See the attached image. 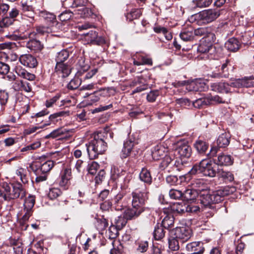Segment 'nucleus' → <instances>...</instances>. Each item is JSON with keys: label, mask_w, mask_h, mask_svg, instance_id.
<instances>
[{"label": "nucleus", "mask_w": 254, "mask_h": 254, "mask_svg": "<svg viewBox=\"0 0 254 254\" xmlns=\"http://www.w3.org/2000/svg\"><path fill=\"white\" fill-rule=\"evenodd\" d=\"M144 211V207L132 206L125 211V216L128 220L135 219Z\"/></svg>", "instance_id": "19"}, {"label": "nucleus", "mask_w": 254, "mask_h": 254, "mask_svg": "<svg viewBox=\"0 0 254 254\" xmlns=\"http://www.w3.org/2000/svg\"><path fill=\"white\" fill-rule=\"evenodd\" d=\"M72 15L73 13L72 12L69 10H65L59 15V18L62 21H66L69 20Z\"/></svg>", "instance_id": "63"}, {"label": "nucleus", "mask_w": 254, "mask_h": 254, "mask_svg": "<svg viewBox=\"0 0 254 254\" xmlns=\"http://www.w3.org/2000/svg\"><path fill=\"white\" fill-rule=\"evenodd\" d=\"M180 241L175 236L168 240L169 248L172 251H178L180 249Z\"/></svg>", "instance_id": "49"}, {"label": "nucleus", "mask_w": 254, "mask_h": 254, "mask_svg": "<svg viewBox=\"0 0 254 254\" xmlns=\"http://www.w3.org/2000/svg\"><path fill=\"white\" fill-rule=\"evenodd\" d=\"M230 87H232L231 85V81L229 83L226 82L213 83L210 85L212 90L223 93H228L230 91Z\"/></svg>", "instance_id": "27"}, {"label": "nucleus", "mask_w": 254, "mask_h": 254, "mask_svg": "<svg viewBox=\"0 0 254 254\" xmlns=\"http://www.w3.org/2000/svg\"><path fill=\"white\" fill-rule=\"evenodd\" d=\"M26 46L31 50L36 52L41 51L43 46L39 40L36 39H29L26 42Z\"/></svg>", "instance_id": "34"}, {"label": "nucleus", "mask_w": 254, "mask_h": 254, "mask_svg": "<svg viewBox=\"0 0 254 254\" xmlns=\"http://www.w3.org/2000/svg\"><path fill=\"white\" fill-rule=\"evenodd\" d=\"M240 46L239 40L234 37L230 38L225 44V47L228 51L233 52L237 51L240 49Z\"/></svg>", "instance_id": "32"}, {"label": "nucleus", "mask_w": 254, "mask_h": 254, "mask_svg": "<svg viewBox=\"0 0 254 254\" xmlns=\"http://www.w3.org/2000/svg\"><path fill=\"white\" fill-rule=\"evenodd\" d=\"M197 195V192L193 189H187L183 192V198L184 201H191L195 199Z\"/></svg>", "instance_id": "40"}, {"label": "nucleus", "mask_w": 254, "mask_h": 254, "mask_svg": "<svg viewBox=\"0 0 254 254\" xmlns=\"http://www.w3.org/2000/svg\"><path fill=\"white\" fill-rule=\"evenodd\" d=\"M186 249L190 254H202L204 251L203 243L201 242H193L187 244Z\"/></svg>", "instance_id": "18"}, {"label": "nucleus", "mask_w": 254, "mask_h": 254, "mask_svg": "<svg viewBox=\"0 0 254 254\" xmlns=\"http://www.w3.org/2000/svg\"><path fill=\"white\" fill-rule=\"evenodd\" d=\"M112 131H98L94 135V138L88 144H86V149L90 159L97 158L107 150V142L113 138Z\"/></svg>", "instance_id": "1"}, {"label": "nucleus", "mask_w": 254, "mask_h": 254, "mask_svg": "<svg viewBox=\"0 0 254 254\" xmlns=\"http://www.w3.org/2000/svg\"><path fill=\"white\" fill-rule=\"evenodd\" d=\"M41 146V143L39 141H36L31 144L28 145L22 148L21 149V152H29L34 150Z\"/></svg>", "instance_id": "60"}, {"label": "nucleus", "mask_w": 254, "mask_h": 254, "mask_svg": "<svg viewBox=\"0 0 254 254\" xmlns=\"http://www.w3.org/2000/svg\"><path fill=\"white\" fill-rule=\"evenodd\" d=\"M55 163L54 161L49 160L38 165L32 164L30 167L37 174H47L52 169Z\"/></svg>", "instance_id": "12"}, {"label": "nucleus", "mask_w": 254, "mask_h": 254, "mask_svg": "<svg viewBox=\"0 0 254 254\" xmlns=\"http://www.w3.org/2000/svg\"><path fill=\"white\" fill-rule=\"evenodd\" d=\"M82 79L78 77H75L68 83L67 85L68 89L70 90H74L77 89L81 84Z\"/></svg>", "instance_id": "56"}, {"label": "nucleus", "mask_w": 254, "mask_h": 254, "mask_svg": "<svg viewBox=\"0 0 254 254\" xmlns=\"http://www.w3.org/2000/svg\"><path fill=\"white\" fill-rule=\"evenodd\" d=\"M214 163L219 166H230L233 163V159L230 155L220 153L215 159Z\"/></svg>", "instance_id": "23"}, {"label": "nucleus", "mask_w": 254, "mask_h": 254, "mask_svg": "<svg viewBox=\"0 0 254 254\" xmlns=\"http://www.w3.org/2000/svg\"><path fill=\"white\" fill-rule=\"evenodd\" d=\"M27 170L22 168H18L16 171V175L20 178L22 183L25 184L28 182L27 177Z\"/></svg>", "instance_id": "48"}, {"label": "nucleus", "mask_w": 254, "mask_h": 254, "mask_svg": "<svg viewBox=\"0 0 254 254\" xmlns=\"http://www.w3.org/2000/svg\"><path fill=\"white\" fill-rule=\"evenodd\" d=\"M69 56V52L66 49H64L58 52L56 57V63H64Z\"/></svg>", "instance_id": "42"}, {"label": "nucleus", "mask_w": 254, "mask_h": 254, "mask_svg": "<svg viewBox=\"0 0 254 254\" xmlns=\"http://www.w3.org/2000/svg\"><path fill=\"white\" fill-rule=\"evenodd\" d=\"M174 223V218L173 216L167 215L163 219L161 225L165 229H169L173 227Z\"/></svg>", "instance_id": "55"}, {"label": "nucleus", "mask_w": 254, "mask_h": 254, "mask_svg": "<svg viewBox=\"0 0 254 254\" xmlns=\"http://www.w3.org/2000/svg\"><path fill=\"white\" fill-rule=\"evenodd\" d=\"M19 61L22 64L30 68L35 67L37 65L36 59L30 54L21 55L19 58Z\"/></svg>", "instance_id": "22"}, {"label": "nucleus", "mask_w": 254, "mask_h": 254, "mask_svg": "<svg viewBox=\"0 0 254 254\" xmlns=\"http://www.w3.org/2000/svg\"><path fill=\"white\" fill-rule=\"evenodd\" d=\"M171 210L174 213L183 214L185 212H197L199 211L198 206L188 204L185 202L175 203L171 206Z\"/></svg>", "instance_id": "6"}, {"label": "nucleus", "mask_w": 254, "mask_h": 254, "mask_svg": "<svg viewBox=\"0 0 254 254\" xmlns=\"http://www.w3.org/2000/svg\"><path fill=\"white\" fill-rule=\"evenodd\" d=\"M3 191L0 190V200H10L17 198H23L25 195V191L22 185L18 183L8 184H2Z\"/></svg>", "instance_id": "2"}, {"label": "nucleus", "mask_w": 254, "mask_h": 254, "mask_svg": "<svg viewBox=\"0 0 254 254\" xmlns=\"http://www.w3.org/2000/svg\"><path fill=\"white\" fill-rule=\"evenodd\" d=\"M127 220V219L125 217V216H118L115 219L114 225L116 226L117 229L121 230L126 225Z\"/></svg>", "instance_id": "57"}, {"label": "nucleus", "mask_w": 254, "mask_h": 254, "mask_svg": "<svg viewBox=\"0 0 254 254\" xmlns=\"http://www.w3.org/2000/svg\"><path fill=\"white\" fill-rule=\"evenodd\" d=\"M148 192L145 187L142 190L136 189L132 192V206L143 207L145 201L148 199Z\"/></svg>", "instance_id": "7"}, {"label": "nucleus", "mask_w": 254, "mask_h": 254, "mask_svg": "<svg viewBox=\"0 0 254 254\" xmlns=\"http://www.w3.org/2000/svg\"><path fill=\"white\" fill-rule=\"evenodd\" d=\"M112 176L113 179L117 180L118 182H123L126 186L130 180V176H125L126 172L121 168L113 166L111 168Z\"/></svg>", "instance_id": "11"}, {"label": "nucleus", "mask_w": 254, "mask_h": 254, "mask_svg": "<svg viewBox=\"0 0 254 254\" xmlns=\"http://www.w3.org/2000/svg\"><path fill=\"white\" fill-rule=\"evenodd\" d=\"M164 228L161 225H157L155 227L153 235L156 240H161L165 236V231Z\"/></svg>", "instance_id": "50"}, {"label": "nucleus", "mask_w": 254, "mask_h": 254, "mask_svg": "<svg viewBox=\"0 0 254 254\" xmlns=\"http://www.w3.org/2000/svg\"><path fill=\"white\" fill-rule=\"evenodd\" d=\"M190 173L191 175L201 174L204 176L214 177L216 174L211 162L207 159L202 160L199 164L194 165Z\"/></svg>", "instance_id": "4"}, {"label": "nucleus", "mask_w": 254, "mask_h": 254, "mask_svg": "<svg viewBox=\"0 0 254 254\" xmlns=\"http://www.w3.org/2000/svg\"><path fill=\"white\" fill-rule=\"evenodd\" d=\"M220 15L218 10L207 9L202 10L194 15V18L199 24H207L215 20Z\"/></svg>", "instance_id": "5"}, {"label": "nucleus", "mask_w": 254, "mask_h": 254, "mask_svg": "<svg viewBox=\"0 0 254 254\" xmlns=\"http://www.w3.org/2000/svg\"><path fill=\"white\" fill-rule=\"evenodd\" d=\"M171 198L173 199H182L183 198V192L181 190L171 189L169 192Z\"/></svg>", "instance_id": "58"}, {"label": "nucleus", "mask_w": 254, "mask_h": 254, "mask_svg": "<svg viewBox=\"0 0 254 254\" xmlns=\"http://www.w3.org/2000/svg\"><path fill=\"white\" fill-rule=\"evenodd\" d=\"M209 28L207 27H201L194 30V36H203L202 40L207 39L208 40H214L215 39V36L214 33L209 32Z\"/></svg>", "instance_id": "24"}, {"label": "nucleus", "mask_w": 254, "mask_h": 254, "mask_svg": "<svg viewBox=\"0 0 254 254\" xmlns=\"http://www.w3.org/2000/svg\"><path fill=\"white\" fill-rule=\"evenodd\" d=\"M35 202V197L33 196L29 195L25 199L24 203V214L22 216V220L24 221H27L32 214V208Z\"/></svg>", "instance_id": "14"}, {"label": "nucleus", "mask_w": 254, "mask_h": 254, "mask_svg": "<svg viewBox=\"0 0 254 254\" xmlns=\"http://www.w3.org/2000/svg\"><path fill=\"white\" fill-rule=\"evenodd\" d=\"M212 2V0H193L192 6L193 8H204L209 6Z\"/></svg>", "instance_id": "46"}, {"label": "nucleus", "mask_w": 254, "mask_h": 254, "mask_svg": "<svg viewBox=\"0 0 254 254\" xmlns=\"http://www.w3.org/2000/svg\"><path fill=\"white\" fill-rule=\"evenodd\" d=\"M55 72L63 77H67L71 72L70 66L67 63H56Z\"/></svg>", "instance_id": "28"}, {"label": "nucleus", "mask_w": 254, "mask_h": 254, "mask_svg": "<svg viewBox=\"0 0 254 254\" xmlns=\"http://www.w3.org/2000/svg\"><path fill=\"white\" fill-rule=\"evenodd\" d=\"M99 164L94 161L92 162L88 165V171L89 174L91 175H95L96 173L97 170L99 169Z\"/></svg>", "instance_id": "64"}, {"label": "nucleus", "mask_w": 254, "mask_h": 254, "mask_svg": "<svg viewBox=\"0 0 254 254\" xmlns=\"http://www.w3.org/2000/svg\"><path fill=\"white\" fill-rule=\"evenodd\" d=\"M68 132H69V130L66 129V128H62V127L59 128L57 129L53 130L49 134L47 135L46 136V138H49L51 137L53 138H56L61 135H64Z\"/></svg>", "instance_id": "52"}, {"label": "nucleus", "mask_w": 254, "mask_h": 254, "mask_svg": "<svg viewBox=\"0 0 254 254\" xmlns=\"http://www.w3.org/2000/svg\"><path fill=\"white\" fill-rule=\"evenodd\" d=\"M140 180L146 184L150 185L152 183V177L150 173L146 168H142L139 174Z\"/></svg>", "instance_id": "41"}, {"label": "nucleus", "mask_w": 254, "mask_h": 254, "mask_svg": "<svg viewBox=\"0 0 254 254\" xmlns=\"http://www.w3.org/2000/svg\"><path fill=\"white\" fill-rule=\"evenodd\" d=\"M71 171L70 169L66 168L61 174V181L59 182L61 186L64 187L67 185L68 181L70 179Z\"/></svg>", "instance_id": "43"}, {"label": "nucleus", "mask_w": 254, "mask_h": 254, "mask_svg": "<svg viewBox=\"0 0 254 254\" xmlns=\"http://www.w3.org/2000/svg\"><path fill=\"white\" fill-rule=\"evenodd\" d=\"M162 159L163 160L159 165V167L161 170L165 169L173 161L171 157L167 155H166Z\"/></svg>", "instance_id": "61"}, {"label": "nucleus", "mask_w": 254, "mask_h": 254, "mask_svg": "<svg viewBox=\"0 0 254 254\" xmlns=\"http://www.w3.org/2000/svg\"><path fill=\"white\" fill-rule=\"evenodd\" d=\"M21 7L22 11L24 15L29 17H33V8L31 5L28 4L26 2H22Z\"/></svg>", "instance_id": "51"}, {"label": "nucleus", "mask_w": 254, "mask_h": 254, "mask_svg": "<svg viewBox=\"0 0 254 254\" xmlns=\"http://www.w3.org/2000/svg\"><path fill=\"white\" fill-rule=\"evenodd\" d=\"M19 14V10L15 8H13L9 13V17L6 16L0 21V32L4 31V29L11 25L14 18Z\"/></svg>", "instance_id": "15"}, {"label": "nucleus", "mask_w": 254, "mask_h": 254, "mask_svg": "<svg viewBox=\"0 0 254 254\" xmlns=\"http://www.w3.org/2000/svg\"><path fill=\"white\" fill-rule=\"evenodd\" d=\"M95 225L99 231H103L108 226V222L104 218H97Z\"/></svg>", "instance_id": "54"}, {"label": "nucleus", "mask_w": 254, "mask_h": 254, "mask_svg": "<svg viewBox=\"0 0 254 254\" xmlns=\"http://www.w3.org/2000/svg\"><path fill=\"white\" fill-rule=\"evenodd\" d=\"M194 146L199 153L203 154L207 150L208 144L203 140H198L194 143Z\"/></svg>", "instance_id": "45"}, {"label": "nucleus", "mask_w": 254, "mask_h": 254, "mask_svg": "<svg viewBox=\"0 0 254 254\" xmlns=\"http://www.w3.org/2000/svg\"><path fill=\"white\" fill-rule=\"evenodd\" d=\"M133 64L136 65H141L144 64H152V59L147 56H144L142 54L136 53L133 57Z\"/></svg>", "instance_id": "26"}, {"label": "nucleus", "mask_w": 254, "mask_h": 254, "mask_svg": "<svg viewBox=\"0 0 254 254\" xmlns=\"http://www.w3.org/2000/svg\"><path fill=\"white\" fill-rule=\"evenodd\" d=\"M254 79L253 76L245 77L242 79H235L231 81V85L236 88L254 87V81H253Z\"/></svg>", "instance_id": "16"}, {"label": "nucleus", "mask_w": 254, "mask_h": 254, "mask_svg": "<svg viewBox=\"0 0 254 254\" xmlns=\"http://www.w3.org/2000/svg\"><path fill=\"white\" fill-rule=\"evenodd\" d=\"M83 40L87 44L94 45H102L105 43L104 38L99 36L98 33L95 30H90L89 32L82 34Z\"/></svg>", "instance_id": "8"}, {"label": "nucleus", "mask_w": 254, "mask_h": 254, "mask_svg": "<svg viewBox=\"0 0 254 254\" xmlns=\"http://www.w3.org/2000/svg\"><path fill=\"white\" fill-rule=\"evenodd\" d=\"M98 69L97 68H94L89 71L88 72H81V70H79L77 72V76H82V80L85 81L86 79H89L92 78L96 73L97 72Z\"/></svg>", "instance_id": "53"}, {"label": "nucleus", "mask_w": 254, "mask_h": 254, "mask_svg": "<svg viewBox=\"0 0 254 254\" xmlns=\"http://www.w3.org/2000/svg\"><path fill=\"white\" fill-rule=\"evenodd\" d=\"M159 95V91L158 90L151 91L147 95V100L149 102H153L155 101Z\"/></svg>", "instance_id": "62"}, {"label": "nucleus", "mask_w": 254, "mask_h": 254, "mask_svg": "<svg viewBox=\"0 0 254 254\" xmlns=\"http://www.w3.org/2000/svg\"><path fill=\"white\" fill-rule=\"evenodd\" d=\"M59 29H57V27L55 26L49 25H39L36 27V32L38 34L41 35H44L48 33H53V35L57 36V35L54 34L57 32Z\"/></svg>", "instance_id": "30"}, {"label": "nucleus", "mask_w": 254, "mask_h": 254, "mask_svg": "<svg viewBox=\"0 0 254 254\" xmlns=\"http://www.w3.org/2000/svg\"><path fill=\"white\" fill-rule=\"evenodd\" d=\"M202 192L200 195V203L203 207V210L210 209L206 212V216L207 217H212L215 212L214 204L219 203V201L216 200V197H215L216 196L215 191L212 192V193H208L206 190Z\"/></svg>", "instance_id": "3"}, {"label": "nucleus", "mask_w": 254, "mask_h": 254, "mask_svg": "<svg viewBox=\"0 0 254 254\" xmlns=\"http://www.w3.org/2000/svg\"><path fill=\"white\" fill-rule=\"evenodd\" d=\"M214 41L215 39L214 40L207 39L202 40L197 47L198 52L203 54L208 53L212 49V43Z\"/></svg>", "instance_id": "31"}, {"label": "nucleus", "mask_w": 254, "mask_h": 254, "mask_svg": "<svg viewBox=\"0 0 254 254\" xmlns=\"http://www.w3.org/2000/svg\"><path fill=\"white\" fill-rule=\"evenodd\" d=\"M191 231L189 228H176L174 231V236L180 240L181 243L188 241L191 237Z\"/></svg>", "instance_id": "17"}, {"label": "nucleus", "mask_w": 254, "mask_h": 254, "mask_svg": "<svg viewBox=\"0 0 254 254\" xmlns=\"http://www.w3.org/2000/svg\"><path fill=\"white\" fill-rule=\"evenodd\" d=\"M205 87V84L201 79H196L189 85V89L194 91H201L204 90Z\"/></svg>", "instance_id": "37"}, {"label": "nucleus", "mask_w": 254, "mask_h": 254, "mask_svg": "<svg viewBox=\"0 0 254 254\" xmlns=\"http://www.w3.org/2000/svg\"><path fill=\"white\" fill-rule=\"evenodd\" d=\"M180 37L184 41H192L194 37L192 28L183 30L180 34Z\"/></svg>", "instance_id": "38"}, {"label": "nucleus", "mask_w": 254, "mask_h": 254, "mask_svg": "<svg viewBox=\"0 0 254 254\" xmlns=\"http://www.w3.org/2000/svg\"><path fill=\"white\" fill-rule=\"evenodd\" d=\"M229 61L226 60L225 63L223 64L221 66L220 69L215 70L210 73L209 76L212 78L228 77L229 76L228 71Z\"/></svg>", "instance_id": "20"}, {"label": "nucleus", "mask_w": 254, "mask_h": 254, "mask_svg": "<svg viewBox=\"0 0 254 254\" xmlns=\"http://www.w3.org/2000/svg\"><path fill=\"white\" fill-rule=\"evenodd\" d=\"M15 72L18 76L29 81H33L35 78V75L22 68L21 66H16L15 69Z\"/></svg>", "instance_id": "33"}, {"label": "nucleus", "mask_w": 254, "mask_h": 254, "mask_svg": "<svg viewBox=\"0 0 254 254\" xmlns=\"http://www.w3.org/2000/svg\"><path fill=\"white\" fill-rule=\"evenodd\" d=\"M39 14V16L45 20L46 25L49 26L53 25L57 27V29H61L62 23L57 21L56 16L53 13L42 10L40 11Z\"/></svg>", "instance_id": "13"}, {"label": "nucleus", "mask_w": 254, "mask_h": 254, "mask_svg": "<svg viewBox=\"0 0 254 254\" xmlns=\"http://www.w3.org/2000/svg\"><path fill=\"white\" fill-rule=\"evenodd\" d=\"M175 153L182 158H189L191 154V148L188 142L185 140H180L176 143Z\"/></svg>", "instance_id": "9"}, {"label": "nucleus", "mask_w": 254, "mask_h": 254, "mask_svg": "<svg viewBox=\"0 0 254 254\" xmlns=\"http://www.w3.org/2000/svg\"><path fill=\"white\" fill-rule=\"evenodd\" d=\"M230 135L226 133L220 134L217 139V146L211 148L208 155L210 157H214L218 151V148H225L230 143Z\"/></svg>", "instance_id": "10"}, {"label": "nucleus", "mask_w": 254, "mask_h": 254, "mask_svg": "<svg viewBox=\"0 0 254 254\" xmlns=\"http://www.w3.org/2000/svg\"><path fill=\"white\" fill-rule=\"evenodd\" d=\"M134 146V143L130 140H127L124 143V147L122 151L121 157L126 158L128 156Z\"/></svg>", "instance_id": "36"}, {"label": "nucleus", "mask_w": 254, "mask_h": 254, "mask_svg": "<svg viewBox=\"0 0 254 254\" xmlns=\"http://www.w3.org/2000/svg\"><path fill=\"white\" fill-rule=\"evenodd\" d=\"M113 248L111 250V254H123L124 247L119 241H114L112 242Z\"/></svg>", "instance_id": "47"}, {"label": "nucleus", "mask_w": 254, "mask_h": 254, "mask_svg": "<svg viewBox=\"0 0 254 254\" xmlns=\"http://www.w3.org/2000/svg\"><path fill=\"white\" fill-rule=\"evenodd\" d=\"M168 149L161 145L154 146L151 149V155L154 160L162 159L167 155Z\"/></svg>", "instance_id": "21"}, {"label": "nucleus", "mask_w": 254, "mask_h": 254, "mask_svg": "<svg viewBox=\"0 0 254 254\" xmlns=\"http://www.w3.org/2000/svg\"><path fill=\"white\" fill-rule=\"evenodd\" d=\"M62 194V191L58 188H52L50 189L48 196L51 199H54L57 198Z\"/></svg>", "instance_id": "59"}, {"label": "nucleus", "mask_w": 254, "mask_h": 254, "mask_svg": "<svg viewBox=\"0 0 254 254\" xmlns=\"http://www.w3.org/2000/svg\"><path fill=\"white\" fill-rule=\"evenodd\" d=\"M236 190L235 188L234 187L227 186L222 189L215 191L216 200L219 201V202L223 200V197L225 196L228 195L233 193Z\"/></svg>", "instance_id": "29"}, {"label": "nucleus", "mask_w": 254, "mask_h": 254, "mask_svg": "<svg viewBox=\"0 0 254 254\" xmlns=\"http://www.w3.org/2000/svg\"><path fill=\"white\" fill-rule=\"evenodd\" d=\"M219 178H222L225 182H231L234 179V175L230 171H224L223 169H218L217 172Z\"/></svg>", "instance_id": "35"}, {"label": "nucleus", "mask_w": 254, "mask_h": 254, "mask_svg": "<svg viewBox=\"0 0 254 254\" xmlns=\"http://www.w3.org/2000/svg\"><path fill=\"white\" fill-rule=\"evenodd\" d=\"M8 98V92L5 90L0 89V113L5 110Z\"/></svg>", "instance_id": "39"}, {"label": "nucleus", "mask_w": 254, "mask_h": 254, "mask_svg": "<svg viewBox=\"0 0 254 254\" xmlns=\"http://www.w3.org/2000/svg\"><path fill=\"white\" fill-rule=\"evenodd\" d=\"M124 196L123 192H119L113 199V206L116 210L122 211L126 207V203L123 199Z\"/></svg>", "instance_id": "25"}, {"label": "nucleus", "mask_w": 254, "mask_h": 254, "mask_svg": "<svg viewBox=\"0 0 254 254\" xmlns=\"http://www.w3.org/2000/svg\"><path fill=\"white\" fill-rule=\"evenodd\" d=\"M69 115L70 112L69 111H63L51 115L48 119L51 120L52 123L55 124L59 120H61V119H59V118L67 117Z\"/></svg>", "instance_id": "44"}]
</instances>
